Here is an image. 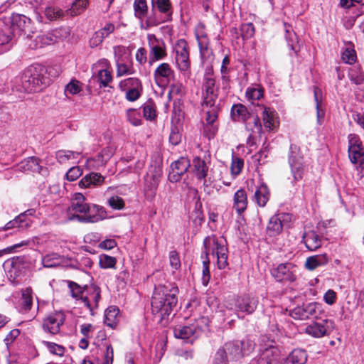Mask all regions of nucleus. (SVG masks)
Returning a JSON list of instances; mask_svg holds the SVG:
<instances>
[{"mask_svg": "<svg viewBox=\"0 0 364 364\" xmlns=\"http://www.w3.org/2000/svg\"><path fill=\"white\" fill-rule=\"evenodd\" d=\"M348 156L353 164H362L364 152L359 139L353 136L349 140Z\"/></svg>", "mask_w": 364, "mask_h": 364, "instance_id": "4be33fe9", "label": "nucleus"}, {"mask_svg": "<svg viewBox=\"0 0 364 364\" xmlns=\"http://www.w3.org/2000/svg\"><path fill=\"white\" fill-rule=\"evenodd\" d=\"M134 14L139 19H143L148 11L146 0H135L134 2Z\"/></svg>", "mask_w": 364, "mask_h": 364, "instance_id": "49530a36", "label": "nucleus"}, {"mask_svg": "<svg viewBox=\"0 0 364 364\" xmlns=\"http://www.w3.org/2000/svg\"><path fill=\"white\" fill-rule=\"evenodd\" d=\"M88 5V0H75L72 4L69 13L70 16H75L82 14Z\"/></svg>", "mask_w": 364, "mask_h": 364, "instance_id": "09e8293b", "label": "nucleus"}, {"mask_svg": "<svg viewBox=\"0 0 364 364\" xmlns=\"http://www.w3.org/2000/svg\"><path fill=\"white\" fill-rule=\"evenodd\" d=\"M190 161L186 157H181L171 165L168 180L172 183L179 181L190 167Z\"/></svg>", "mask_w": 364, "mask_h": 364, "instance_id": "a211bd4d", "label": "nucleus"}, {"mask_svg": "<svg viewBox=\"0 0 364 364\" xmlns=\"http://www.w3.org/2000/svg\"><path fill=\"white\" fill-rule=\"evenodd\" d=\"M247 196L243 188L237 190L233 196V208L239 214L243 213L247 207Z\"/></svg>", "mask_w": 364, "mask_h": 364, "instance_id": "cd10ccee", "label": "nucleus"}, {"mask_svg": "<svg viewBox=\"0 0 364 364\" xmlns=\"http://www.w3.org/2000/svg\"><path fill=\"white\" fill-rule=\"evenodd\" d=\"M173 73L174 72L168 63H162L154 70V77L155 80L158 82L162 79L168 80L173 75Z\"/></svg>", "mask_w": 364, "mask_h": 364, "instance_id": "f704fd0d", "label": "nucleus"}, {"mask_svg": "<svg viewBox=\"0 0 364 364\" xmlns=\"http://www.w3.org/2000/svg\"><path fill=\"white\" fill-rule=\"evenodd\" d=\"M342 60L348 64H353L356 61L355 51L352 48H346L342 53Z\"/></svg>", "mask_w": 364, "mask_h": 364, "instance_id": "680f3d73", "label": "nucleus"}, {"mask_svg": "<svg viewBox=\"0 0 364 364\" xmlns=\"http://www.w3.org/2000/svg\"><path fill=\"white\" fill-rule=\"evenodd\" d=\"M85 200L82 193L74 194L68 210L70 220L76 219L80 223H94L106 218L107 213L102 207L87 203Z\"/></svg>", "mask_w": 364, "mask_h": 364, "instance_id": "7ed1b4c3", "label": "nucleus"}, {"mask_svg": "<svg viewBox=\"0 0 364 364\" xmlns=\"http://www.w3.org/2000/svg\"><path fill=\"white\" fill-rule=\"evenodd\" d=\"M289 164L295 182L302 179L304 173L303 157L300 154L299 148L295 144H291L289 149Z\"/></svg>", "mask_w": 364, "mask_h": 364, "instance_id": "6e6552de", "label": "nucleus"}, {"mask_svg": "<svg viewBox=\"0 0 364 364\" xmlns=\"http://www.w3.org/2000/svg\"><path fill=\"white\" fill-rule=\"evenodd\" d=\"M314 100L316 102L317 122L318 124H321L323 122V119H324V116H325V110L322 107L321 99H319V97H318V95L321 94V90H318L317 87H314Z\"/></svg>", "mask_w": 364, "mask_h": 364, "instance_id": "c03bdc74", "label": "nucleus"}, {"mask_svg": "<svg viewBox=\"0 0 364 364\" xmlns=\"http://www.w3.org/2000/svg\"><path fill=\"white\" fill-rule=\"evenodd\" d=\"M273 341L260 349L257 359L252 360L250 364H277L279 358V350L273 345Z\"/></svg>", "mask_w": 364, "mask_h": 364, "instance_id": "dca6fc26", "label": "nucleus"}, {"mask_svg": "<svg viewBox=\"0 0 364 364\" xmlns=\"http://www.w3.org/2000/svg\"><path fill=\"white\" fill-rule=\"evenodd\" d=\"M176 291V296L178 293V289L175 284L166 282L164 284H159L155 287L153 296H155V305L156 306H160L161 299L166 300L168 301V295Z\"/></svg>", "mask_w": 364, "mask_h": 364, "instance_id": "aec40b11", "label": "nucleus"}, {"mask_svg": "<svg viewBox=\"0 0 364 364\" xmlns=\"http://www.w3.org/2000/svg\"><path fill=\"white\" fill-rule=\"evenodd\" d=\"M291 316L294 319L305 320L307 319L306 305L294 308L290 313Z\"/></svg>", "mask_w": 364, "mask_h": 364, "instance_id": "338daca9", "label": "nucleus"}, {"mask_svg": "<svg viewBox=\"0 0 364 364\" xmlns=\"http://www.w3.org/2000/svg\"><path fill=\"white\" fill-rule=\"evenodd\" d=\"M68 287L70 289L72 296L81 301L83 294H85V286L82 287L74 282H69Z\"/></svg>", "mask_w": 364, "mask_h": 364, "instance_id": "6e6d98bb", "label": "nucleus"}, {"mask_svg": "<svg viewBox=\"0 0 364 364\" xmlns=\"http://www.w3.org/2000/svg\"><path fill=\"white\" fill-rule=\"evenodd\" d=\"M196 37L201 55H205L208 54L209 48V40L207 36L205 34H197Z\"/></svg>", "mask_w": 364, "mask_h": 364, "instance_id": "bf43d9fd", "label": "nucleus"}, {"mask_svg": "<svg viewBox=\"0 0 364 364\" xmlns=\"http://www.w3.org/2000/svg\"><path fill=\"white\" fill-rule=\"evenodd\" d=\"M40 160L36 157H30L20 164V168L23 171H37L40 172L41 166L39 165Z\"/></svg>", "mask_w": 364, "mask_h": 364, "instance_id": "a19ab883", "label": "nucleus"}, {"mask_svg": "<svg viewBox=\"0 0 364 364\" xmlns=\"http://www.w3.org/2000/svg\"><path fill=\"white\" fill-rule=\"evenodd\" d=\"M151 6L153 11L156 10L163 14L166 21L171 19L172 6L170 0H157Z\"/></svg>", "mask_w": 364, "mask_h": 364, "instance_id": "72a5a7b5", "label": "nucleus"}, {"mask_svg": "<svg viewBox=\"0 0 364 364\" xmlns=\"http://www.w3.org/2000/svg\"><path fill=\"white\" fill-rule=\"evenodd\" d=\"M284 28L286 32V39L288 42V45L292 50L296 52L295 43L297 42L296 36L294 32H291L290 31L291 26L287 23H284Z\"/></svg>", "mask_w": 364, "mask_h": 364, "instance_id": "13d9d810", "label": "nucleus"}, {"mask_svg": "<svg viewBox=\"0 0 364 364\" xmlns=\"http://www.w3.org/2000/svg\"><path fill=\"white\" fill-rule=\"evenodd\" d=\"M285 215L283 213L277 214L271 217L267 227V234L270 237L278 235L282 230V221Z\"/></svg>", "mask_w": 364, "mask_h": 364, "instance_id": "bb28decb", "label": "nucleus"}, {"mask_svg": "<svg viewBox=\"0 0 364 364\" xmlns=\"http://www.w3.org/2000/svg\"><path fill=\"white\" fill-rule=\"evenodd\" d=\"M98 80L102 87L107 86L112 80L111 72L107 70H101L97 75Z\"/></svg>", "mask_w": 364, "mask_h": 364, "instance_id": "69168bd1", "label": "nucleus"}, {"mask_svg": "<svg viewBox=\"0 0 364 364\" xmlns=\"http://www.w3.org/2000/svg\"><path fill=\"white\" fill-rule=\"evenodd\" d=\"M258 304V300L248 294L239 296L235 301L236 311L247 314L253 313Z\"/></svg>", "mask_w": 364, "mask_h": 364, "instance_id": "412c9836", "label": "nucleus"}, {"mask_svg": "<svg viewBox=\"0 0 364 364\" xmlns=\"http://www.w3.org/2000/svg\"><path fill=\"white\" fill-rule=\"evenodd\" d=\"M144 117L147 120H154L156 117V106L152 100H147L142 106Z\"/></svg>", "mask_w": 364, "mask_h": 364, "instance_id": "79ce46f5", "label": "nucleus"}, {"mask_svg": "<svg viewBox=\"0 0 364 364\" xmlns=\"http://www.w3.org/2000/svg\"><path fill=\"white\" fill-rule=\"evenodd\" d=\"M147 40L150 48L149 63L152 65L154 62L162 60L166 56V46L164 42L158 39L154 34H148Z\"/></svg>", "mask_w": 364, "mask_h": 364, "instance_id": "f8f14e48", "label": "nucleus"}, {"mask_svg": "<svg viewBox=\"0 0 364 364\" xmlns=\"http://www.w3.org/2000/svg\"><path fill=\"white\" fill-rule=\"evenodd\" d=\"M126 116L127 120L134 126H139L141 123L139 112L136 109H129L127 110Z\"/></svg>", "mask_w": 364, "mask_h": 364, "instance_id": "864d4df0", "label": "nucleus"}, {"mask_svg": "<svg viewBox=\"0 0 364 364\" xmlns=\"http://www.w3.org/2000/svg\"><path fill=\"white\" fill-rule=\"evenodd\" d=\"M303 240L305 246L310 251L316 250L321 246V239L314 231H309L304 234Z\"/></svg>", "mask_w": 364, "mask_h": 364, "instance_id": "473e14b6", "label": "nucleus"}, {"mask_svg": "<svg viewBox=\"0 0 364 364\" xmlns=\"http://www.w3.org/2000/svg\"><path fill=\"white\" fill-rule=\"evenodd\" d=\"M245 129L250 132L249 136L247 140V144L249 146H252L255 144V138L257 134L261 135L262 127L260 119L257 115L252 114L250 118L245 123Z\"/></svg>", "mask_w": 364, "mask_h": 364, "instance_id": "6ab92c4d", "label": "nucleus"}, {"mask_svg": "<svg viewBox=\"0 0 364 364\" xmlns=\"http://www.w3.org/2000/svg\"><path fill=\"white\" fill-rule=\"evenodd\" d=\"M263 89L260 87H248L246 90V97L252 105L256 100H260L263 97Z\"/></svg>", "mask_w": 364, "mask_h": 364, "instance_id": "3c124183", "label": "nucleus"}, {"mask_svg": "<svg viewBox=\"0 0 364 364\" xmlns=\"http://www.w3.org/2000/svg\"><path fill=\"white\" fill-rule=\"evenodd\" d=\"M31 221L25 213H21L14 220L7 223L5 225V230L17 228L20 231L23 230L31 226Z\"/></svg>", "mask_w": 364, "mask_h": 364, "instance_id": "c756f323", "label": "nucleus"}, {"mask_svg": "<svg viewBox=\"0 0 364 364\" xmlns=\"http://www.w3.org/2000/svg\"><path fill=\"white\" fill-rule=\"evenodd\" d=\"M23 261V257H16L6 262L5 265L7 269V274L10 279L14 281L20 277L24 268Z\"/></svg>", "mask_w": 364, "mask_h": 364, "instance_id": "5701e85b", "label": "nucleus"}, {"mask_svg": "<svg viewBox=\"0 0 364 364\" xmlns=\"http://www.w3.org/2000/svg\"><path fill=\"white\" fill-rule=\"evenodd\" d=\"M168 301L164 299H161V306H156L155 305V296H152L151 299V310L154 315L159 316L161 321H163L168 317L172 312L173 308L176 306L178 299L176 296V291L173 290L171 294L168 295Z\"/></svg>", "mask_w": 364, "mask_h": 364, "instance_id": "1a4fd4ad", "label": "nucleus"}, {"mask_svg": "<svg viewBox=\"0 0 364 364\" xmlns=\"http://www.w3.org/2000/svg\"><path fill=\"white\" fill-rule=\"evenodd\" d=\"M80 152L73 151L70 150H59L55 153V157L57 161L61 164H65L68 161L75 159Z\"/></svg>", "mask_w": 364, "mask_h": 364, "instance_id": "37998d69", "label": "nucleus"}, {"mask_svg": "<svg viewBox=\"0 0 364 364\" xmlns=\"http://www.w3.org/2000/svg\"><path fill=\"white\" fill-rule=\"evenodd\" d=\"M257 107L262 109V118L264 128L268 131H272L277 127L276 112L274 110L264 105L257 104Z\"/></svg>", "mask_w": 364, "mask_h": 364, "instance_id": "393cba45", "label": "nucleus"}, {"mask_svg": "<svg viewBox=\"0 0 364 364\" xmlns=\"http://www.w3.org/2000/svg\"><path fill=\"white\" fill-rule=\"evenodd\" d=\"M119 309L115 306H109L105 311V323L107 326L113 328L117 323V316L119 314Z\"/></svg>", "mask_w": 364, "mask_h": 364, "instance_id": "ea45409f", "label": "nucleus"}, {"mask_svg": "<svg viewBox=\"0 0 364 364\" xmlns=\"http://www.w3.org/2000/svg\"><path fill=\"white\" fill-rule=\"evenodd\" d=\"M38 343L46 347L50 353L63 356L65 352V348L53 341L46 340L43 335L38 336Z\"/></svg>", "mask_w": 364, "mask_h": 364, "instance_id": "2f4dec72", "label": "nucleus"}, {"mask_svg": "<svg viewBox=\"0 0 364 364\" xmlns=\"http://www.w3.org/2000/svg\"><path fill=\"white\" fill-rule=\"evenodd\" d=\"M244 167V160L238 156L232 155L230 165L231 175L235 178L240 174Z\"/></svg>", "mask_w": 364, "mask_h": 364, "instance_id": "de8ad7c7", "label": "nucleus"}, {"mask_svg": "<svg viewBox=\"0 0 364 364\" xmlns=\"http://www.w3.org/2000/svg\"><path fill=\"white\" fill-rule=\"evenodd\" d=\"M218 92L215 78L210 75H205L202 85V107L206 114L203 132L209 139H213L218 130V116L220 109L218 103Z\"/></svg>", "mask_w": 364, "mask_h": 364, "instance_id": "f257e3e1", "label": "nucleus"}, {"mask_svg": "<svg viewBox=\"0 0 364 364\" xmlns=\"http://www.w3.org/2000/svg\"><path fill=\"white\" fill-rule=\"evenodd\" d=\"M100 293V288L95 284L85 286V294L81 302L89 309L91 315H94V309L98 307Z\"/></svg>", "mask_w": 364, "mask_h": 364, "instance_id": "2eb2a0df", "label": "nucleus"}, {"mask_svg": "<svg viewBox=\"0 0 364 364\" xmlns=\"http://www.w3.org/2000/svg\"><path fill=\"white\" fill-rule=\"evenodd\" d=\"M269 199V192L266 185L262 184L255 193V200L260 207H264Z\"/></svg>", "mask_w": 364, "mask_h": 364, "instance_id": "4c0bfd02", "label": "nucleus"}, {"mask_svg": "<svg viewBox=\"0 0 364 364\" xmlns=\"http://www.w3.org/2000/svg\"><path fill=\"white\" fill-rule=\"evenodd\" d=\"M252 114L247 108L242 104L235 105L231 109V117L234 122L245 123L250 118Z\"/></svg>", "mask_w": 364, "mask_h": 364, "instance_id": "c85d7f7f", "label": "nucleus"}, {"mask_svg": "<svg viewBox=\"0 0 364 364\" xmlns=\"http://www.w3.org/2000/svg\"><path fill=\"white\" fill-rule=\"evenodd\" d=\"M46 68L42 65H35L28 68L23 74L21 82L26 92H35L41 90L49 83V79L46 75Z\"/></svg>", "mask_w": 364, "mask_h": 364, "instance_id": "39448f33", "label": "nucleus"}, {"mask_svg": "<svg viewBox=\"0 0 364 364\" xmlns=\"http://www.w3.org/2000/svg\"><path fill=\"white\" fill-rule=\"evenodd\" d=\"M328 261L326 254L317 255L306 259L305 267L309 270H314L318 267L326 264Z\"/></svg>", "mask_w": 364, "mask_h": 364, "instance_id": "e433bc0d", "label": "nucleus"}, {"mask_svg": "<svg viewBox=\"0 0 364 364\" xmlns=\"http://www.w3.org/2000/svg\"><path fill=\"white\" fill-rule=\"evenodd\" d=\"M82 90L81 83L77 80H72L65 87V94L72 95L78 94Z\"/></svg>", "mask_w": 364, "mask_h": 364, "instance_id": "4d7b16f0", "label": "nucleus"}, {"mask_svg": "<svg viewBox=\"0 0 364 364\" xmlns=\"http://www.w3.org/2000/svg\"><path fill=\"white\" fill-rule=\"evenodd\" d=\"M205 249L204 254L202 255L203 269H202V283L207 286L209 283L210 275V259L208 254H212L217 257V266L220 269H224L228 265V250L227 242L224 237H217L212 235L205 238L203 241Z\"/></svg>", "mask_w": 364, "mask_h": 364, "instance_id": "f03ea898", "label": "nucleus"}, {"mask_svg": "<svg viewBox=\"0 0 364 364\" xmlns=\"http://www.w3.org/2000/svg\"><path fill=\"white\" fill-rule=\"evenodd\" d=\"M335 328V323L331 319H323L307 326L305 332L314 338H321L329 335Z\"/></svg>", "mask_w": 364, "mask_h": 364, "instance_id": "9b49d317", "label": "nucleus"}, {"mask_svg": "<svg viewBox=\"0 0 364 364\" xmlns=\"http://www.w3.org/2000/svg\"><path fill=\"white\" fill-rule=\"evenodd\" d=\"M161 171L159 168H154L149 170L145 177V191L151 195L154 194L158 186Z\"/></svg>", "mask_w": 364, "mask_h": 364, "instance_id": "b1692460", "label": "nucleus"}, {"mask_svg": "<svg viewBox=\"0 0 364 364\" xmlns=\"http://www.w3.org/2000/svg\"><path fill=\"white\" fill-rule=\"evenodd\" d=\"M307 353L302 349H294L288 355L286 364H305L307 361Z\"/></svg>", "mask_w": 364, "mask_h": 364, "instance_id": "c9c22d12", "label": "nucleus"}, {"mask_svg": "<svg viewBox=\"0 0 364 364\" xmlns=\"http://www.w3.org/2000/svg\"><path fill=\"white\" fill-rule=\"evenodd\" d=\"M193 173L198 180H203L206 178L208 173V166L205 160L199 156H196L193 159Z\"/></svg>", "mask_w": 364, "mask_h": 364, "instance_id": "7c9ffc66", "label": "nucleus"}, {"mask_svg": "<svg viewBox=\"0 0 364 364\" xmlns=\"http://www.w3.org/2000/svg\"><path fill=\"white\" fill-rule=\"evenodd\" d=\"M240 32L243 38H250L255 34V27L252 23H244L240 27Z\"/></svg>", "mask_w": 364, "mask_h": 364, "instance_id": "774afa93", "label": "nucleus"}, {"mask_svg": "<svg viewBox=\"0 0 364 364\" xmlns=\"http://www.w3.org/2000/svg\"><path fill=\"white\" fill-rule=\"evenodd\" d=\"M350 80L356 85L364 82V74L360 68H354L349 72Z\"/></svg>", "mask_w": 364, "mask_h": 364, "instance_id": "5fc2aeb1", "label": "nucleus"}, {"mask_svg": "<svg viewBox=\"0 0 364 364\" xmlns=\"http://www.w3.org/2000/svg\"><path fill=\"white\" fill-rule=\"evenodd\" d=\"M63 11L59 8L49 6L45 9V15L50 21L56 20L63 16Z\"/></svg>", "mask_w": 364, "mask_h": 364, "instance_id": "052dcab7", "label": "nucleus"}, {"mask_svg": "<svg viewBox=\"0 0 364 364\" xmlns=\"http://www.w3.org/2000/svg\"><path fill=\"white\" fill-rule=\"evenodd\" d=\"M119 87L122 91L125 92V97L129 102L137 100L143 90L141 82L136 77H129L122 80Z\"/></svg>", "mask_w": 364, "mask_h": 364, "instance_id": "0eeeda50", "label": "nucleus"}, {"mask_svg": "<svg viewBox=\"0 0 364 364\" xmlns=\"http://www.w3.org/2000/svg\"><path fill=\"white\" fill-rule=\"evenodd\" d=\"M204 320L205 318L202 317L197 320L196 323L189 326L178 325L175 326L173 328L174 336L183 340L197 338L202 331V328L199 326L198 323Z\"/></svg>", "mask_w": 364, "mask_h": 364, "instance_id": "ddd939ff", "label": "nucleus"}, {"mask_svg": "<svg viewBox=\"0 0 364 364\" xmlns=\"http://www.w3.org/2000/svg\"><path fill=\"white\" fill-rule=\"evenodd\" d=\"M117 65V77L123 75H133L136 73L133 64L130 62L129 64L121 61L116 62Z\"/></svg>", "mask_w": 364, "mask_h": 364, "instance_id": "a18cd8bd", "label": "nucleus"}, {"mask_svg": "<svg viewBox=\"0 0 364 364\" xmlns=\"http://www.w3.org/2000/svg\"><path fill=\"white\" fill-rule=\"evenodd\" d=\"M12 35L14 34L11 30L10 22L0 19V45H4L9 43Z\"/></svg>", "mask_w": 364, "mask_h": 364, "instance_id": "58836bf2", "label": "nucleus"}, {"mask_svg": "<svg viewBox=\"0 0 364 364\" xmlns=\"http://www.w3.org/2000/svg\"><path fill=\"white\" fill-rule=\"evenodd\" d=\"M11 30L13 33L19 36H25L27 38L31 37L34 33L35 28L31 20L24 15H15L12 18Z\"/></svg>", "mask_w": 364, "mask_h": 364, "instance_id": "9d476101", "label": "nucleus"}, {"mask_svg": "<svg viewBox=\"0 0 364 364\" xmlns=\"http://www.w3.org/2000/svg\"><path fill=\"white\" fill-rule=\"evenodd\" d=\"M321 305L318 303H310L306 305L307 319L310 317L317 318L321 311Z\"/></svg>", "mask_w": 364, "mask_h": 364, "instance_id": "e2e57ef3", "label": "nucleus"}, {"mask_svg": "<svg viewBox=\"0 0 364 364\" xmlns=\"http://www.w3.org/2000/svg\"><path fill=\"white\" fill-rule=\"evenodd\" d=\"M105 178L100 173L92 172L85 175L80 181L79 186L83 188L97 187L103 184Z\"/></svg>", "mask_w": 364, "mask_h": 364, "instance_id": "a878e982", "label": "nucleus"}, {"mask_svg": "<svg viewBox=\"0 0 364 364\" xmlns=\"http://www.w3.org/2000/svg\"><path fill=\"white\" fill-rule=\"evenodd\" d=\"M22 309L26 312L31 310L33 304V293L30 288H26L22 291L21 297Z\"/></svg>", "mask_w": 364, "mask_h": 364, "instance_id": "8fccbe9b", "label": "nucleus"}, {"mask_svg": "<svg viewBox=\"0 0 364 364\" xmlns=\"http://www.w3.org/2000/svg\"><path fill=\"white\" fill-rule=\"evenodd\" d=\"M278 282H294L296 279V267L292 263H282L272 271Z\"/></svg>", "mask_w": 364, "mask_h": 364, "instance_id": "f3484780", "label": "nucleus"}, {"mask_svg": "<svg viewBox=\"0 0 364 364\" xmlns=\"http://www.w3.org/2000/svg\"><path fill=\"white\" fill-rule=\"evenodd\" d=\"M61 259L58 254H49L43 257L42 263L45 267H55L60 264Z\"/></svg>", "mask_w": 364, "mask_h": 364, "instance_id": "603ef678", "label": "nucleus"}, {"mask_svg": "<svg viewBox=\"0 0 364 364\" xmlns=\"http://www.w3.org/2000/svg\"><path fill=\"white\" fill-rule=\"evenodd\" d=\"M175 53L176 66L184 75L189 76L191 74V61L189 58V47L184 39H179L173 47Z\"/></svg>", "mask_w": 364, "mask_h": 364, "instance_id": "423d86ee", "label": "nucleus"}, {"mask_svg": "<svg viewBox=\"0 0 364 364\" xmlns=\"http://www.w3.org/2000/svg\"><path fill=\"white\" fill-rule=\"evenodd\" d=\"M185 94V87L180 82L173 83L170 86L168 95L171 97H182Z\"/></svg>", "mask_w": 364, "mask_h": 364, "instance_id": "0e129e2a", "label": "nucleus"}, {"mask_svg": "<svg viewBox=\"0 0 364 364\" xmlns=\"http://www.w3.org/2000/svg\"><path fill=\"white\" fill-rule=\"evenodd\" d=\"M255 344L249 339L226 343L215 354V360L228 362L229 359H240L248 355L255 349Z\"/></svg>", "mask_w": 364, "mask_h": 364, "instance_id": "20e7f679", "label": "nucleus"}, {"mask_svg": "<svg viewBox=\"0 0 364 364\" xmlns=\"http://www.w3.org/2000/svg\"><path fill=\"white\" fill-rule=\"evenodd\" d=\"M65 320V314L61 311H56L46 317L42 323V328L45 332L55 335L60 332V326Z\"/></svg>", "mask_w": 364, "mask_h": 364, "instance_id": "4468645a", "label": "nucleus"}]
</instances>
